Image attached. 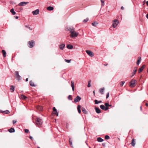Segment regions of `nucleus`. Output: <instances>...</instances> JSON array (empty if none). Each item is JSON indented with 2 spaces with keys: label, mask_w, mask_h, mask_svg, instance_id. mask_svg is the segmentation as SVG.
<instances>
[{
  "label": "nucleus",
  "mask_w": 148,
  "mask_h": 148,
  "mask_svg": "<svg viewBox=\"0 0 148 148\" xmlns=\"http://www.w3.org/2000/svg\"><path fill=\"white\" fill-rule=\"evenodd\" d=\"M70 33V36L71 38L76 37L78 34V33L75 32V30H73Z\"/></svg>",
  "instance_id": "nucleus-1"
},
{
  "label": "nucleus",
  "mask_w": 148,
  "mask_h": 148,
  "mask_svg": "<svg viewBox=\"0 0 148 148\" xmlns=\"http://www.w3.org/2000/svg\"><path fill=\"white\" fill-rule=\"evenodd\" d=\"M15 77L16 79L18 81H19L21 79V77L19 75V73L18 71H16L15 72Z\"/></svg>",
  "instance_id": "nucleus-2"
},
{
  "label": "nucleus",
  "mask_w": 148,
  "mask_h": 148,
  "mask_svg": "<svg viewBox=\"0 0 148 148\" xmlns=\"http://www.w3.org/2000/svg\"><path fill=\"white\" fill-rule=\"evenodd\" d=\"M66 30L69 31L71 33L73 30H75V29L72 26H68L66 27Z\"/></svg>",
  "instance_id": "nucleus-3"
},
{
  "label": "nucleus",
  "mask_w": 148,
  "mask_h": 148,
  "mask_svg": "<svg viewBox=\"0 0 148 148\" xmlns=\"http://www.w3.org/2000/svg\"><path fill=\"white\" fill-rule=\"evenodd\" d=\"M42 119L40 118H37L36 121V124L38 125H40L42 124Z\"/></svg>",
  "instance_id": "nucleus-4"
},
{
  "label": "nucleus",
  "mask_w": 148,
  "mask_h": 148,
  "mask_svg": "<svg viewBox=\"0 0 148 148\" xmlns=\"http://www.w3.org/2000/svg\"><path fill=\"white\" fill-rule=\"evenodd\" d=\"M136 83L137 81L136 80H132L131 82H130V86L132 87H133L135 86L136 84Z\"/></svg>",
  "instance_id": "nucleus-5"
},
{
  "label": "nucleus",
  "mask_w": 148,
  "mask_h": 148,
  "mask_svg": "<svg viewBox=\"0 0 148 148\" xmlns=\"http://www.w3.org/2000/svg\"><path fill=\"white\" fill-rule=\"evenodd\" d=\"M119 24V21L117 20H114L113 21V23L112 24V27H116Z\"/></svg>",
  "instance_id": "nucleus-6"
},
{
  "label": "nucleus",
  "mask_w": 148,
  "mask_h": 148,
  "mask_svg": "<svg viewBox=\"0 0 148 148\" xmlns=\"http://www.w3.org/2000/svg\"><path fill=\"white\" fill-rule=\"evenodd\" d=\"M28 44L29 46V47L30 48H32L34 46V41L33 40H32L31 41H29V42Z\"/></svg>",
  "instance_id": "nucleus-7"
},
{
  "label": "nucleus",
  "mask_w": 148,
  "mask_h": 148,
  "mask_svg": "<svg viewBox=\"0 0 148 148\" xmlns=\"http://www.w3.org/2000/svg\"><path fill=\"white\" fill-rule=\"evenodd\" d=\"M81 99V98L79 96H77L75 97V99H74V101L75 103H77Z\"/></svg>",
  "instance_id": "nucleus-8"
},
{
  "label": "nucleus",
  "mask_w": 148,
  "mask_h": 148,
  "mask_svg": "<svg viewBox=\"0 0 148 148\" xmlns=\"http://www.w3.org/2000/svg\"><path fill=\"white\" fill-rule=\"evenodd\" d=\"M32 13L34 15H37L39 13V10L38 9H37L36 10L32 11Z\"/></svg>",
  "instance_id": "nucleus-9"
},
{
  "label": "nucleus",
  "mask_w": 148,
  "mask_h": 148,
  "mask_svg": "<svg viewBox=\"0 0 148 148\" xmlns=\"http://www.w3.org/2000/svg\"><path fill=\"white\" fill-rule=\"evenodd\" d=\"M86 53L91 57H93L94 56L93 52L90 50H86Z\"/></svg>",
  "instance_id": "nucleus-10"
},
{
  "label": "nucleus",
  "mask_w": 148,
  "mask_h": 148,
  "mask_svg": "<svg viewBox=\"0 0 148 148\" xmlns=\"http://www.w3.org/2000/svg\"><path fill=\"white\" fill-rule=\"evenodd\" d=\"M28 3L29 2H22L19 3L18 5L20 6H24Z\"/></svg>",
  "instance_id": "nucleus-11"
},
{
  "label": "nucleus",
  "mask_w": 148,
  "mask_h": 148,
  "mask_svg": "<svg viewBox=\"0 0 148 148\" xmlns=\"http://www.w3.org/2000/svg\"><path fill=\"white\" fill-rule=\"evenodd\" d=\"M145 66V65H143L138 70V73H140L143 70L144 67Z\"/></svg>",
  "instance_id": "nucleus-12"
},
{
  "label": "nucleus",
  "mask_w": 148,
  "mask_h": 148,
  "mask_svg": "<svg viewBox=\"0 0 148 148\" xmlns=\"http://www.w3.org/2000/svg\"><path fill=\"white\" fill-rule=\"evenodd\" d=\"M82 112L86 114H88V112L87 111V110L85 109L84 108L82 107Z\"/></svg>",
  "instance_id": "nucleus-13"
},
{
  "label": "nucleus",
  "mask_w": 148,
  "mask_h": 148,
  "mask_svg": "<svg viewBox=\"0 0 148 148\" xmlns=\"http://www.w3.org/2000/svg\"><path fill=\"white\" fill-rule=\"evenodd\" d=\"M95 110L96 112L98 114H99L101 113L100 110L99 108L95 107Z\"/></svg>",
  "instance_id": "nucleus-14"
},
{
  "label": "nucleus",
  "mask_w": 148,
  "mask_h": 148,
  "mask_svg": "<svg viewBox=\"0 0 148 148\" xmlns=\"http://www.w3.org/2000/svg\"><path fill=\"white\" fill-rule=\"evenodd\" d=\"M65 45L64 44H62L59 45V47L61 50H63L65 47Z\"/></svg>",
  "instance_id": "nucleus-15"
},
{
  "label": "nucleus",
  "mask_w": 148,
  "mask_h": 148,
  "mask_svg": "<svg viewBox=\"0 0 148 148\" xmlns=\"http://www.w3.org/2000/svg\"><path fill=\"white\" fill-rule=\"evenodd\" d=\"M71 86L73 91L74 90V82L73 81H71Z\"/></svg>",
  "instance_id": "nucleus-16"
},
{
  "label": "nucleus",
  "mask_w": 148,
  "mask_h": 148,
  "mask_svg": "<svg viewBox=\"0 0 148 148\" xmlns=\"http://www.w3.org/2000/svg\"><path fill=\"white\" fill-rule=\"evenodd\" d=\"M135 144H136V142L135 141L134 139V138L132 139V141L131 143V144L134 147V146L135 145Z\"/></svg>",
  "instance_id": "nucleus-17"
},
{
  "label": "nucleus",
  "mask_w": 148,
  "mask_h": 148,
  "mask_svg": "<svg viewBox=\"0 0 148 148\" xmlns=\"http://www.w3.org/2000/svg\"><path fill=\"white\" fill-rule=\"evenodd\" d=\"M10 87L11 91L12 92H13L14 90V89H15L14 86L11 85L10 86Z\"/></svg>",
  "instance_id": "nucleus-18"
},
{
  "label": "nucleus",
  "mask_w": 148,
  "mask_h": 148,
  "mask_svg": "<svg viewBox=\"0 0 148 148\" xmlns=\"http://www.w3.org/2000/svg\"><path fill=\"white\" fill-rule=\"evenodd\" d=\"M8 131L10 133H13L15 132V130L14 128H11L8 130Z\"/></svg>",
  "instance_id": "nucleus-19"
},
{
  "label": "nucleus",
  "mask_w": 148,
  "mask_h": 148,
  "mask_svg": "<svg viewBox=\"0 0 148 148\" xmlns=\"http://www.w3.org/2000/svg\"><path fill=\"white\" fill-rule=\"evenodd\" d=\"M136 71H137L136 68V67H135L134 69L133 70V71L132 73V75L131 76V77H133L134 75V74H135Z\"/></svg>",
  "instance_id": "nucleus-20"
},
{
  "label": "nucleus",
  "mask_w": 148,
  "mask_h": 148,
  "mask_svg": "<svg viewBox=\"0 0 148 148\" xmlns=\"http://www.w3.org/2000/svg\"><path fill=\"white\" fill-rule=\"evenodd\" d=\"M81 106L80 105H78L77 107V109L78 113L80 114L81 112V110L80 109Z\"/></svg>",
  "instance_id": "nucleus-21"
},
{
  "label": "nucleus",
  "mask_w": 148,
  "mask_h": 148,
  "mask_svg": "<svg viewBox=\"0 0 148 148\" xmlns=\"http://www.w3.org/2000/svg\"><path fill=\"white\" fill-rule=\"evenodd\" d=\"M97 140L99 142H102L103 141V140L101 138L98 137L97 138Z\"/></svg>",
  "instance_id": "nucleus-22"
},
{
  "label": "nucleus",
  "mask_w": 148,
  "mask_h": 148,
  "mask_svg": "<svg viewBox=\"0 0 148 148\" xmlns=\"http://www.w3.org/2000/svg\"><path fill=\"white\" fill-rule=\"evenodd\" d=\"M67 47L68 49H71L73 48V46L71 45H68L67 46Z\"/></svg>",
  "instance_id": "nucleus-23"
},
{
  "label": "nucleus",
  "mask_w": 148,
  "mask_h": 148,
  "mask_svg": "<svg viewBox=\"0 0 148 148\" xmlns=\"http://www.w3.org/2000/svg\"><path fill=\"white\" fill-rule=\"evenodd\" d=\"M53 8L52 6H49L47 8V10L50 11L52 10H53Z\"/></svg>",
  "instance_id": "nucleus-24"
},
{
  "label": "nucleus",
  "mask_w": 148,
  "mask_h": 148,
  "mask_svg": "<svg viewBox=\"0 0 148 148\" xmlns=\"http://www.w3.org/2000/svg\"><path fill=\"white\" fill-rule=\"evenodd\" d=\"M2 52L3 53V56L4 57H5L6 56V52L3 50H2Z\"/></svg>",
  "instance_id": "nucleus-25"
},
{
  "label": "nucleus",
  "mask_w": 148,
  "mask_h": 148,
  "mask_svg": "<svg viewBox=\"0 0 148 148\" xmlns=\"http://www.w3.org/2000/svg\"><path fill=\"white\" fill-rule=\"evenodd\" d=\"M10 12L13 15H15L16 14V12L14 11L13 8H12L10 11Z\"/></svg>",
  "instance_id": "nucleus-26"
},
{
  "label": "nucleus",
  "mask_w": 148,
  "mask_h": 148,
  "mask_svg": "<svg viewBox=\"0 0 148 148\" xmlns=\"http://www.w3.org/2000/svg\"><path fill=\"white\" fill-rule=\"evenodd\" d=\"M104 88H100L99 90L100 92L102 94H103V92L104 90Z\"/></svg>",
  "instance_id": "nucleus-27"
},
{
  "label": "nucleus",
  "mask_w": 148,
  "mask_h": 148,
  "mask_svg": "<svg viewBox=\"0 0 148 148\" xmlns=\"http://www.w3.org/2000/svg\"><path fill=\"white\" fill-rule=\"evenodd\" d=\"M29 84L30 85L32 86H35V85H34V82H32L31 81H30L29 82Z\"/></svg>",
  "instance_id": "nucleus-28"
},
{
  "label": "nucleus",
  "mask_w": 148,
  "mask_h": 148,
  "mask_svg": "<svg viewBox=\"0 0 148 148\" xmlns=\"http://www.w3.org/2000/svg\"><path fill=\"white\" fill-rule=\"evenodd\" d=\"M98 24V23L97 22H94L92 23V25L93 26L96 27Z\"/></svg>",
  "instance_id": "nucleus-29"
},
{
  "label": "nucleus",
  "mask_w": 148,
  "mask_h": 148,
  "mask_svg": "<svg viewBox=\"0 0 148 148\" xmlns=\"http://www.w3.org/2000/svg\"><path fill=\"white\" fill-rule=\"evenodd\" d=\"M37 108L38 110L40 111H42V106H38Z\"/></svg>",
  "instance_id": "nucleus-30"
},
{
  "label": "nucleus",
  "mask_w": 148,
  "mask_h": 148,
  "mask_svg": "<svg viewBox=\"0 0 148 148\" xmlns=\"http://www.w3.org/2000/svg\"><path fill=\"white\" fill-rule=\"evenodd\" d=\"M21 97L22 99H25L27 98L25 96L23 95H21Z\"/></svg>",
  "instance_id": "nucleus-31"
},
{
  "label": "nucleus",
  "mask_w": 148,
  "mask_h": 148,
  "mask_svg": "<svg viewBox=\"0 0 148 148\" xmlns=\"http://www.w3.org/2000/svg\"><path fill=\"white\" fill-rule=\"evenodd\" d=\"M141 60V58L140 57L138 58V59L137 61V64H139L140 63V61Z\"/></svg>",
  "instance_id": "nucleus-32"
},
{
  "label": "nucleus",
  "mask_w": 148,
  "mask_h": 148,
  "mask_svg": "<svg viewBox=\"0 0 148 148\" xmlns=\"http://www.w3.org/2000/svg\"><path fill=\"white\" fill-rule=\"evenodd\" d=\"M2 113H5L6 114H8L10 113V112L9 110H6L4 111H3V112H1Z\"/></svg>",
  "instance_id": "nucleus-33"
},
{
  "label": "nucleus",
  "mask_w": 148,
  "mask_h": 148,
  "mask_svg": "<svg viewBox=\"0 0 148 148\" xmlns=\"http://www.w3.org/2000/svg\"><path fill=\"white\" fill-rule=\"evenodd\" d=\"M100 108L102 110H104L105 109V106L104 105H102L100 106Z\"/></svg>",
  "instance_id": "nucleus-34"
},
{
  "label": "nucleus",
  "mask_w": 148,
  "mask_h": 148,
  "mask_svg": "<svg viewBox=\"0 0 148 148\" xmlns=\"http://www.w3.org/2000/svg\"><path fill=\"white\" fill-rule=\"evenodd\" d=\"M125 82L124 81H121L120 82V86H122L125 83Z\"/></svg>",
  "instance_id": "nucleus-35"
},
{
  "label": "nucleus",
  "mask_w": 148,
  "mask_h": 148,
  "mask_svg": "<svg viewBox=\"0 0 148 148\" xmlns=\"http://www.w3.org/2000/svg\"><path fill=\"white\" fill-rule=\"evenodd\" d=\"M105 139L106 140H108L110 139V137L108 135H106L105 136Z\"/></svg>",
  "instance_id": "nucleus-36"
},
{
  "label": "nucleus",
  "mask_w": 148,
  "mask_h": 148,
  "mask_svg": "<svg viewBox=\"0 0 148 148\" xmlns=\"http://www.w3.org/2000/svg\"><path fill=\"white\" fill-rule=\"evenodd\" d=\"M71 138H70L69 139V143H70V146L71 147H72V142L71 141Z\"/></svg>",
  "instance_id": "nucleus-37"
},
{
  "label": "nucleus",
  "mask_w": 148,
  "mask_h": 148,
  "mask_svg": "<svg viewBox=\"0 0 148 148\" xmlns=\"http://www.w3.org/2000/svg\"><path fill=\"white\" fill-rule=\"evenodd\" d=\"M64 60L65 61L68 63H69L70 62H71V60H66V59H65Z\"/></svg>",
  "instance_id": "nucleus-38"
},
{
  "label": "nucleus",
  "mask_w": 148,
  "mask_h": 148,
  "mask_svg": "<svg viewBox=\"0 0 148 148\" xmlns=\"http://www.w3.org/2000/svg\"><path fill=\"white\" fill-rule=\"evenodd\" d=\"M88 20H89L88 18H87L86 19H84L83 20V22H87L88 21Z\"/></svg>",
  "instance_id": "nucleus-39"
},
{
  "label": "nucleus",
  "mask_w": 148,
  "mask_h": 148,
  "mask_svg": "<svg viewBox=\"0 0 148 148\" xmlns=\"http://www.w3.org/2000/svg\"><path fill=\"white\" fill-rule=\"evenodd\" d=\"M90 82H91L90 81H88V86H87L88 87H90V86H91V85L90 84Z\"/></svg>",
  "instance_id": "nucleus-40"
},
{
  "label": "nucleus",
  "mask_w": 148,
  "mask_h": 148,
  "mask_svg": "<svg viewBox=\"0 0 148 148\" xmlns=\"http://www.w3.org/2000/svg\"><path fill=\"white\" fill-rule=\"evenodd\" d=\"M109 103H105V105L106 107H109Z\"/></svg>",
  "instance_id": "nucleus-41"
},
{
  "label": "nucleus",
  "mask_w": 148,
  "mask_h": 148,
  "mask_svg": "<svg viewBox=\"0 0 148 148\" xmlns=\"http://www.w3.org/2000/svg\"><path fill=\"white\" fill-rule=\"evenodd\" d=\"M53 110L54 112L57 111V109L55 107H54L53 108Z\"/></svg>",
  "instance_id": "nucleus-42"
},
{
  "label": "nucleus",
  "mask_w": 148,
  "mask_h": 148,
  "mask_svg": "<svg viewBox=\"0 0 148 148\" xmlns=\"http://www.w3.org/2000/svg\"><path fill=\"white\" fill-rule=\"evenodd\" d=\"M98 101L97 100H95V104H98Z\"/></svg>",
  "instance_id": "nucleus-43"
},
{
  "label": "nucleus",
  "mask_w": 148,
  "mask_h": 148,
  "mask_svg": "<svg viewBox=\"0 0 148 148\" xmlns=\"http://www.w3.org/2000/svg\"><path fill=\"white\" fill-rule=\"evenodd\" d=\"M71 95H69L68 96V99L69 100H72V99L71 98Z\"/></svg>",
  "instance_id": "nucleus-44"
},
{
  "label": "nucleus",
  "mask_w": 148,
  "mask_h": 148,
  "mask_svg": "<svg viewBox=\"0 0 148 148\" xmlns=\"http://www.w3.org/2000/svg\"><path fill=\"white\" fill-rule=\"evenodd\" d=\"M25 132L26 133H27L29 132V130L28 129H26L25 130Z\"/></svg>",
  "instance_id": "nucleus-45"
},
{
  "label": "nucleus",
  "mask_w": 148,
  "mask_h": 148,
  "mask_svg": "<svg viewBox=\"0 0 148 148\" xmlns=\"http://www.w3.org/2000/svg\"><path fill=\"white\" fill-rule=\"evenodd\" d=\"M53 114H56L57 116H58V112H57V111L56 112H55L53 113Z\"/></svg>",
  "instance_id": "nucleus-46"
},
{
  "label": "nucleus",
  "mask_w": 148,
  "mask_h": 148,
  "mask_svg": "<svg viewBox=\"0 0 148 148\" xmlns=\"http://www.w3.org/2000/svg\"><path fill=\"white\" fill-rule=\"evenodd\" d=\"M109 92H108V93H107V95H106V99H107L109 97Z\"/></svg>",
  "instance_id": "nucleus-47"
},
{
  "label": "nucleus",
  "mask_w": 148,
  "mask_h": 148,
  "mask_svg": "<svg viewBox=\"0 0 148 148\" xmlns=\"http://www.w3.org/2000/svg\"><path fill=\"white\" fill-rule=\"evenodd\" d=\"M17 121L16 120H13V124H14L16 123Z\"/></svg>",
  "instance_id": "nucleus-48"
},
{
  "label": "nucleus",
  "mask_w": 148,
  "mask_h": 148,
  "mask_svg": "<svg viewBox=\"0 0 148 148\" xmlns=\"http://www.w3.org/2000/svg\"><path fill=\"white\" fill-rule=\"evenodd\" d=\"M109 109L108 107H105V109H104V110L105 111H106L107 110Z\"/></svg>",
  "instance_id": "nucleus-49"
},
{
  "label": "nucleus",
  "mask_w": 148,
  "mask_h": 148,
  "mask_svg": "<svg viewBox=\"0 0 148 148\" xmlns=\"http://www.w3.org/2000/svg\"><path fill=\"white\" fill-rule=\"evenodd\" d=\"M101 3H104V0H101Z\"/></svg>",
  "instance_id": "nucleus-50"
},
{
  "label": "nucleus",
  "mask_w": 148,
  "mask_h": 148,
  "mask_svg": "<svg viewBox=\"0 0 148 148\" xmlns=\"http://www.w3.org/2000/svg\"><path fill=\"white\" fill-rule=\"evenodd\" d=\"M29 138L31 140H33V137L31 136H30Z\"/></svg>",
  "instance_id": "nucleus-51"
},
{
  "label": "nucleus",
  "mask_w": 148,
  "mask_h": 148,
  "mask_svg": "<svg viewBox=\"0 0 148 148\" xmlns=\"http://www.w3.org/2000/svg\"><path fill=\"white\" fill-rule=\"evenodd\" d=\"M121 10H124V8L123 6H121Z\"/></svg>",
  "instance_id": "nucleus-52"
},
{
  "label": "nucleus",
  "mask_w": 148,
  "mask_h": 148,
  "mask_svg": "<svg viewBox=\"0 0 148 148\" xmlns=\"http://www.w3.org/2000/svg\"><path fill=\"white\" fill-rule=\"evenodd\" d=\"M101 5L102 6H103L104 5V3H101Z\"/></svg>",
  "instance_id": "nucleus-53"
},
{
  "label": "nucleus",
  "mask_w": 148,
  "mask_h": 148,
  "mask_svg": "<svg viewBox=\"0 0 148 148\" xmlns=\"http://www.w3.org/2000/svg\"><path fill=\"white\" fill-rule=\"evenodd\" d=\"M25 27H27V28H28L29 29H30V27H28V26H27V25H26V26H25Z\"/></svg>",
  "instance_id": "nucleus-54"
},
{
  "label": "nucleus",
  "mask_w": 148,
  "mask_h": 148,
  "mask_svg": "<svg viewBox=\"0 0 148 148\" xmlns=\"http://www.w3.org/2000/svg\"><path fill=\"white\" fill-rule=\"evenodd\" d=\"M146 17V18L148 19V13L147 14Z\"/></svg>",
  "instance_id": "nucleus-55"
},
{
  "label": "nucleus",
  "mask_w": 148,
  "mask_h": 148,
  "mask_svg": "<svg viewBox=\"0 0 148 148\" xmlns=\"http://www.w3.org/2000/svg\"><path fill=\"white\" fill-rule=\"evenodd\" d=\"M14 17L16 19H18V16H15Z\"/></svg>",
  "instance_id": "nucleus-56"
},
{
  "label": "nucleus",
  "mask_w": 148,
  "mask_h": 148,
  "mask_svg": "<svg viewBox=\"0 0 148 148\" xmlns=\"http://www.w3.org/2000/svg\"><path fill=\"white\" fill-rule=\"evenodd\" d=\"M102 145L103 146H105V143H102Z\"/></svg>",
  "instance_id": "nucleus-57"
},
{
  "label": "nucleus",
  "mask_w": 148,
  "mask_h": 148,
  "mask_svg": "<svg viewBox=\"0 0 148 148\" xmlns=\"http://www.w3.org/2000/svg\"><path fill=\"white\" fill-rule=\"evenodd\" d=\"M101 102H102V101H98V103H101Z\"/></svg>",
  "instance_id": "nucleus-58"
},
{
  "label": "nucleus",
  "mask_w": 148,
  "mask_h": 148,
  "mask_svg": "<svg viewBox=\"0 0 148 148\" xmlns=\"http://www.w3.org/2000/svg\"><path fill=\"white\" fill-rule=\"evenodd\" d=\"M146 4L148 6V1H147L146 2Z\"/></svg>",
  "instance_id": "nucleus-59"
},
{
  "label": "nucleus",
  "mask_w": 148,
  "mask_h": 148,
  "mask_svg": "<svg viewBox=\"0 0 148 148\" xmlns=\"http://www.w3.org/2000/svg\"><path fill=\"white\" fill-rule=\"evenodd\" d=\"M145 105L147 106H148V104L147 103H146L145 104Z\"/></svg>",
  "instance_id": "nucleus-60"
},
{
  "label": "nucleus",
  "mask_w": 148,
  "mask_h": 148,
  "mask_svg": "<svg viewBox=\"0 0 148 148\" xmlns=\"http://www.w3.org/2000/svg\"><path fill=\"white\" fill-rule=\"evenodd\" d=\"M27 82L28 81V79L27 78H26L25 80Z\"/></svg>",
  "instance_id": "nucleus-61"
},
{
  "label": "nucleus",
  "mask_w": 148,
  "mask_h": 148,
  "mask_svg": "<svg viewBox=\"0 0 148 148\" xmlns=\"http://www.w3.org/2000/svg\"><path fill=\"white\" fill-rule=\"evenodd\" d=\"M112 106V105H111V104H110V105L109 104V106Z\"/></svg>",
  "instance_id": "nucleus-62"
},
{
  "label": "nucleus",
  "mask_w": 148,
  "mask_h": 148,
  "mask_svg": "<svg viewBox=\"0 0 148 148\" xmlns=\"http://www.w3.org/2000/svg\"><path fill=\"white\" fill-rule=\"evenodd\" d=\"M105 66H106L108 65V64H104V65Z\"/></svg>",
  "instance_id": "nucleus-63"
},
{
  "label": "nucleus",
  "mask_w": 148,
  "mask_h": 148,
  "mask_svg": "<svg viewBox=\"0 0 148 148\" xmlns=\"http://www.w3.org/2000/svg\"><path fill=\"white\" fill-rule=\"evenodd\" d=\"M140 109L141 110H142V108H141V106L140 107Z\"/></svg>",
  "instance_id": "nucleus-64"
}]
</instances>
